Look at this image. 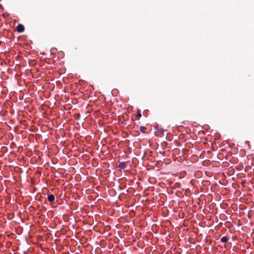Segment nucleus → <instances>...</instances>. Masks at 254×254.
I'll use <instances>...</instances> for the list:
<instances>
[{
  "instance_id": "f257e3e1",
  "label": "nucleus",
  "mask_w": 254,
  "mask_h": 254,
  "mask_svg": "<svg viewBox=\"0 0 254 254\" xmlns=\"http://www.w3.org/2000/svg\"><path fill=\"white\" fill-rule=\"evenodd\" d=\"M127 163H128L127 162H121L119 163V164L118 165V168H119L120 170L125 169L127 168Z\"/></svg>"
},
{
  "instance_id": "f03ea898",
  "label": "nucleus",
  "mask_w": 254,
  "mask_h": 254,
  "mask_svg": "<svg viewBox=\"0 0 254 254\" xmlns=\"http://www.w3.org/2000/svg\"><path fill=\"white\" fill-rule=\"evenodd\" d=\"M24 26L21 24H18V25L16 27V30L19 33H22L24 32Z\"/></svg>"
},
{
  "instance_id": "7ed1b4c3",
  "label": "nucleus",
  "mask_w": 254,
  "mask_h": 254,
  "mask_svg": "<svg viewBox=\"0 0 254 254\" xmlns=\"http://www.w3.org/2000/svg\"><path fill=\"white\" fill-rule=\"evenodd\" d=\"M47 199L49 202H52L55 200V196L53 194H49L47 196Z\"/></svg>"
},
{
  "instance_id": "20e7f679",
  "label": "nucleus",
  "mask_w": 254,
  "mask_h": 254,
  "mask_svg": "<svg viewBox=\"0 0 254 254\" xmlns=\"http://www.w3.org/2000/svg\"><path fill=\"white\" fill-rule=\"evenodd\" d=\"M220 241L222 243H226L228 241V238L226 236H223L221 238Z\"/></svg>"
},
{
  "instance_id": "39448f33",
  "label": "nucleus",
  "mask_w": 254,
  "mask_h": 254,
  "mask_svg": "<svg viewBox=\"0 0 254 254\" xmlns=\"http://www.w3.org/2000/svg\"><path fill=\"white\" fill-rule=\"evenodd\" d=\"M146 128L144 127H143V126H141L139 128V130L140 131L143 133H145L146 132L145 131Z\"/></svg>"
},
{
  "instance_id": "423d86ee",
  "label": "nucleus",
  "mask_w": 254,
  "mask_h": 254,
  "mask_svg": "<svg viewBox=\"0 0 254 254\" xmlns=\"http://www.w3.org/2000/svg\"><path fill=\"white\" fill-rule=\"evenodd\" d=\"M141 117V112L139 110L137 111V118H140Z\"/></svg>"
}]
</instances>
